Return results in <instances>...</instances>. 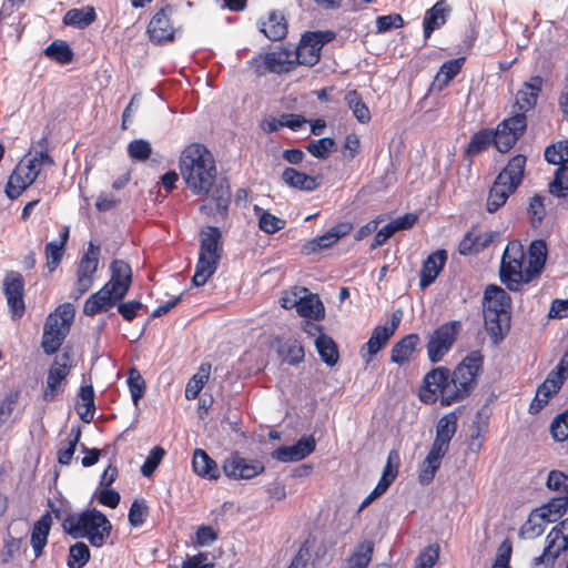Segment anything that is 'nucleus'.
<instances>
[{"label":"nucleus","mask_w":568,"mask_h":568,"mask_svg":"<svg viewBox=\"0 0 568 568\" xmlns=\"http://www.w3.org/2000/svg\"><path fill=\"white\" fill-rule=\"evenodd\" d=\"M95 11L93 8L71 9L63 17V23L77 28H85L95 20Z\"/></svg>","instance_id":"79ce46f5"},{"label":"nucleus","mask_w":568,"mask_h":568,"mask_svg":"<svg viewBox=\"0 0 568 568\" xmlns=\"http://www.w3.org/2000/svg\"><path fill=\"white\" fill-rule=\"evenodd\" d=\"M374 547V542L368 539L358 542L346 558L344 568H367L373 558Z\"/></svg>","instance_id":"72a5a7b5"},{"label":"nucleus","mask_w":568,"mask_h":568,"mask_svg":"<svg viewBox=\"0 0 568 568\" xmlns=\"http://www.w3.org/2000/svg\"><path fill=\"white\" fill-rule=\"evenodd\" d=\"M199 258L192 283L203 286L216 272L223 254L222 233L217 226L207 225L201 229Z\"/></svg>","instance_id":"0eeeda50"},{"label":"nucleus","mask_w":568,"mask_h":568,"mask_svg":"<svg viewBox=\"0 0 568 568\" xmlns=\"http://www.w3.org/2000/svg\"><path fill=\"white\" fill-rule=\"evenodd\" d=\"M462 329L459 321H449L438 326L430 334L426 348L428 359L436 364L440 362L454 346Z\"/></svg>","instance_id":"9d476101"},{"label":"nucleus","mask_w":568,"mask_h":568,"mask_svg":"<svg viewBox=\"0 0 568 568\" xmlns=\"http://www.w3.org/2000/svg\"><path fill=\"white\" fill-rule=\"evenodd\" d=\"M510 297L504 288L488 285L484 293L485 328L494 343L504 339L510 328Z\"/></svg>","instance_id":"423d86ee"},{"label":"nucleus","mask_w":568,"mask_h":568,"mask_svg":"<svg viewBox=\"0 0 568 568\" xmlns=\"http://www.w3.org/2000/svg\"><path fill=\"white\" fill-rule=\"evenodd\" d=\"M70 229L67 225L61 227L59 233V241H52L45 244L44 255L47 260V267L49 272H53L60 265L65 253V246L69 241Z\"/></svg>","instance_id":"c85d7f7f"},{"label":"nucleus","mask_w":568,"mask_h":568,"mask_svg":"<svg viewBox=\"0 0 568 568\" xmlns=\"http://www.w3.org/2000/svg\"><path fill=\"white\" fill-rule=\"evenodd\" d=\"M296 65L293 52L282 49L267 52L262 62L256 65L255 72L258 75H264L266 72L281 74L292 71Z\"/></svg>","instance_id":"412c9836"},{"label":"nucleus","mask_w":568,"mask_h":568,"mask_svg":"<svg viewBox=\"0 0 568 568\" xmlns=\"http://www.w3.org/2000/svg\"><path fill=\"white\" fill-rule=\"evenodd\" d=\"M211 374V364L202 363L197 372L189 379L185 386V397L187 399H195L204 385L207 383Z\"/></svg>","instance_id":"4c0bfd02"},{"label":"nucleus","mask_w":568,"mask_h":568,"mask_svg":"<svg viewBox=\"0 0 568 568\" xmlns=\"http://www.w3.org/2000/svg\"><path fill=\"white\" fill-rule=\"evenodd\" d=\"M44 53L48 58L60 64L70 63L73 60L74 55L70 45L62 40H55L52 43H50L45 48Z\"/></svg>","instance_id":"c03bdc74"},{"label":"nucleus","mask_w":568,"mask_h":568,"mask_svg":"<svg viewBox=\"0 0 568 568\" xmlns=\"http://www.w3.org/2000/svg\"><path fill=\"white\" fill-rule=\"evenodd\" d=\"M74 318L70 303L59 305L50 313L43 325L41 347L47 355L55 354L68 337Z\"/></svg>","instance_id":"1a4fd4ad"},{"label":"nucleus","mask_w":568,"mask_h":568,"mask_svg":"<svg viewBox=\"0 0 568 568\" xmlns=\"http://www.w3.org/2000/svg\"><path fill=\"white\" fill-rule=\"evenodd\" d=\"M3 293L11 314V318L20 320L26 311L24 280L21 273L10 271L3 280Z\"/></svg>","instance_id":"f3484780"},{"label":"nucleus","mask_w":568,"mask_h":568,"mask_svg":"<svg viewBox=\"0 0 568 568\" xmlns=\"http://www.w3.org/2000/svg\"><path fill=\"white\" fill-rule=\"evenodd\" d=\"M256 212H261L258 214V227L266 234H274L281 230H283L286 225V221L277 217L276 215L270 213L268 211H264L255 206Z\"/></svg>","instance_id":"49530a36"},{"label":"nucleus","mask_w":568,"mask_h":568,"mask_svg":"<svg viewBox=\"0 0 568 568\" xmlns=\"http://www.w3.org/2000/svg\"><path fill=\"white\" fill-rule=\"evenodd\" d=\"M439 557L438 546H428L415 560V568H433Z\"/></svg>","instance_id":"338daca9"},{"label":"nucleus","mask_w":568,"mask_h":568,"mask_svg":"<svg viewBox=\"0 0 568 568\" xmlns=\"http://www.w3.org/2000/svg\"><path fill=\"white\" fill-rule=\"evenodd\" d=\"M548 523H555L562 517L568 509V496L551 498L546 505L537 508Z\"/></svg>","instance_id":"a19ab883"},{"label":"nucleus","mask_w":568,"mask_h":568,"mask_svg":"<svg viewBox=\"0 0 568 568\" xmlns=\"http://www.w3.org/2000/svg\"><path fill=\"white\" fill-rule=\"evenodd\" d=\"M192 468L194 473L202 478L210 480L220 478V469L216 462L201 448H196L193 453Z\"/></svg>","instance_id":"c756f323"},{"label":"nucleus","mask_w":568,"mask_h":568,"mask_svg":"<svg viewBox=\"0 0 568 568\" xmlns=\"http://www.w3.org/2000/svg\"><path fill=\"white\" fill-rule=\"evenodd\" d=\"M568 549V517L554 526L546 537L542 552L534 558V568L551 567L556 559Z\"/></svg>","instance_id":"ddd939ff"},{"label":"nucleus","mask_w":568,"mask_h":568,"mask_svg":"<svg viewBox=\"0 0 568 568\" xmlns=\"http://www.w3.org/2000/svg\"><path fill=\"white\" fill-rule=\"evenodd\" d=\"M62 529L72 538H87L91 546L100 548L109 539L112 524L102 511L91 508L65 515Z\"/></svg>","instance_id":"39448f33"},{"label":"nucleus","mask_w":568,"mask_h":568,"mask_svg":"<svg viewBox=\"0 0 568 568\" xmlns=\"http://www.w3.org/2000/svg\"><path fill=\"white\" fill-rule=\"evenodd\" d=\"M336 143L332 138H322L318 140H312L307 145L306 150L317 159H327L331 152L335 149Z\"/></svg>","instance_id":"603ef678"},{"label":"nucleus","mask_w":568,"mask_h":568,"mask_svg":"<svg viewBox=\"0 0 568 568\" xmlns=\"http://www.w3.org/2000/svg\"><path fill=\"white\" fill-rule=\"evenodd\" d=\"M544 79L540 75H534L525 82L516 93L515 102L511 106L513 113L523 112L526 115L528 111L535 109L539 94L541 93Z\"/></svg>","instance_id":"4be33fe9"},{"label":"nucleus","mask_w":568,"mask_h":568,"mask_svg":"<svg viewBox=\"0 0 568 568\" xmlns=\"http://www.w3.org/2000/svg\"><path fill=\"white\" fill-rule=\"evenodd\" d=\"M547 245L544 240H534L528 251L518 240L509 241L501 255L500 282L511 292H520L525 284L538 277L545 267Z\"/></svg>","instance_id":"7ed1b4c3"},{"label":"nucleus","mask_w":568,"mask_h":568,"mask_svg":"<svg viewBox=\"0 0 568 568\" xmlns=\"http://www.w3.org/2000/svg\"><path fill=\"white\" fill-rule=\"evenodd\" d=\"M493 134H494V145L501 153L508 152L516 144V142L521 138L519 135H516L515 133L506 132L499 125H497V128L495 130H493Z\"/></svg>","instance_id":"5fc2aeb1"},{"label":"nucleus","mask_w":568,"mask_h":568,"mask_svg":"<svg viewBox=\"0 0 568 568\" xmlns=\"http://www.w3.org/2000/svg\"><path fill=\"white\" fill-rule=\"evenodd\" d=\"M40 163L36 159L23 158L10 174L4 192L11 199H18L39 176Z\"/></svg>","instance_id":"4468645a"},{"label":"nucleus","mask_w":568,"mask_h":568,"mask_svg":"<svg viewBox=\"0 0 568 568\" xmlns=\"http://www.w3.org/2000/svg\"><path fill=\"white\" fill-rule=\"evenodd\" d=\"M284 359L291 365H296L304 359V348L297 341H290L282 347Z\"/></svg>","instance_id":"0e129e2a"},{"label":"nucleus","mask_w":568,"mask_h":568,"mask_svg":"<svg viewBox=\"0 0 568 568\" xmlns=\"http://www.w3.org/2000/svg\"><path fill=\"white\" fill-rule=\"evenodd\" d=\"M132 285V268L123 260L110 264V280L84 302L83 313L88 316L108 312L123 301Z\"/></svg>","instance_id":"20e7f679"},{"label":"nucleus","mask_w":568,"mask_h":568,"mask_svg":"<svg viewBox=\"0 0 568 568\" xmlns=\"http://www.w3.org/2000/svg\"><path fill=\"white\" fill-rule=\"evenodd\" d=\"M449 9L445 0L437 1L430 9L425 12L423 20L424 37L430 38L432 33L446 22V16Z\"/></svg>","instance_id":"2f4dec72"},{"label":"nucleus","mask_w":568,"mask_h":568,"mask_svg":"<svg viewBox=\"0 0 568 568\" xmlns=\"http://www.w3.org/2000/svg\"><path fill=\"white\" fill-rule=\"evenodd\" d=\"M315 346L321 359L328 366H334L339 358L338 348L333 338L326 334H320L315 339Z\"/></svg>","instance_id":"58836bf2"},{"label":"nucleus","mask_w":568,"mask_h":568,"mask_svg":"<svg viewBox=\"0 0 568 568\" xmlns=\"http://www.w3.org/2000/svg\"><path fill=\"white\" fill-rule=\"evenodd\" d=\"M558 392H551V387L542 383L538 386L536 395L530 403L529 412L536 414L540 412L549 402V399Z\"/></svg>","instance_id":"680f3d73"},{"label":"nucleus","mask_w":568,"mask_h":568,"mask_svg":"<svg viewBox=\"0 0 568 568\" xmlns=\"http://www.w3.org/2000/svg\"><path fill=\"white\" fill-rule=\"evenodd\" d=\"M458 414L456 410L443 415L436 424V434L430 447L447 453L457 432Z\"/></svg>","instance_id":"b1692460"},{"label":"nucleus","mask_w":568,"mask_h":568,"mask_svg":"<svg viewBox=\"0 0 568 568\" xmlns=\"http://www.w3.org/2000/svg\"><path fill=\"white\" fill-rule=\"evenodd\" d=\"M558 392H551V387L542 383L538 386L536 395L530 403L529 412L536 414L540 412L549 402V399Z\"/></svg>","instance_id":"052dcab7"},{"label":"nucleus","mask_w":568,"mask_h":568,"mask_svg":"<svg viewBox=\"0 0 568 568\" xmlns=\"http://www.w3.org/2000/svg\"><path fill=\"white\" fill-rule=\"evenodd\" d=\"M498 125L506 132L523 136L527 129V115L523 114V112L513 113L510 116L504 119Z\"/></svg>","instance_id":"864d4df0"},{"label":"nucleus","mask_w":568,"mask_h":568,"mask_svg":"<svg viewBox=\"0 0 568 568\" xmlns=\"http://www.w3.org/2000/svg\"><path fill=\"white\" fill-rule=\"evenodd\" d=\"M151 153L150 142L143 139L133 140L128 145V154L132 160L145 161L150 158Z\"/></svg>","instance_id":"bf43d9fd"},{"label":"nucleus","mask_w":568,"mask_h":568,"mask_svg":"<svg viewBox=\"0 0 568 568\" xmlns=\"http://www.w3.org/2000/svg\"><path fill=\"white\" fill-rule=\"evenodd\" d=\"M446 261L447 253L445 250H438L428 255L420 270L419 286L422 288H425L435 282L444 268Z\"/></svg>","instance_id":"a878e982"},{"label":"nucleus","mask_w":568,"mask_h":568,"mask_svg":"<svg viewBox=\"0 0 568 568\" xmlns=\"http://www.w3.org/2000/svg\"><path fill=\"white\" fill-rule=\"evenodd\" d=\"M180 172L187 189L195 195H206L200 211L206 215L225 216L231 202L227 180L217 176L215 160L201 143L187 145L180 156Z\"/></svg>","instance_id":"f03ea898"},{"label":"nucleus","mask_w":568,"mask_h":568,"mask_svg":"<svg viewBox=\"0 0 568 568\" xmlns=\"http://www.w3.org/2000/svg\"><path fill=\"white\" fill-rule=\"evenodd\" d=\"M172 11V6L165 4L151 18L146 32L152 43L161 45L174 40L176 29L170 19Z\"/></svg>","instance_id":"6ab92c4d"},{"label":"nucleus","mask_w":568,"mask_h":568,"mask_svg":"<svg viewBox=\"0 0 568 568\" xmlns=\"http://www.w3.org/2000/svg\"><path fill=\"white\" fill-rule=\"evenodd\" d=\"M549 191L558 197L568 196V164L561 163L557 168L554 181L549 184Z\"/></svg>","instance_id":"09e8293b"},{"label":"nucleus","mask_w":568,"mask_h":568,"mask_svg":"<svg viewBox=\"0 0 568 568\" xmlns=\"http://www.w3.org/2000/svg\"><path fill=\"white\" fill-rule=\"evenodd\" d=\"M353 230L351 222H339L332 226L324 234L305 242L301 247V253L311 255L325 248L332 247L339 239L348 235Z\"/></svg>","instance_id":"aec40b11"},{"label":"nucleus","mask_w":568,"mask_h":568,"mask_svg":"<svg viewBox=\"0 0 568 568\" xmlns=\"http://www.w3.org/2000/svg\"><path fill=\"white\" fill-rule=\"evenodd\" d=\"M420 337L417 333H410L397 341L390 349V362L399 366L408 364L418 352Z\"/></svg>","instance_id":"393cba45"},{"label":"nucleus","mask_w":568,"mask_h":568,"mask_svg":"<svg viewBox=\"0 0 568 568\" xmlns=\"http://www.w3.org/2000/svg\"><path fill=\"white\" fill-rule=\"evenodd\" d=\"M126 382L132 397V402L134 406L138 407L140 399L144 396L145 393V381L142 377L139 369L132 367L129 369Z\"/></svg>","instance_id":"de8ad7c7"},{"label":"nucleus","mask_w":568,"mask_h":568,"mask_svg":"<svg viewBox=\"0 0 568 568\" xmlns=\"http://www.w3.org/2000/svg\"><path fill=\"white\" fill-rule=\"evenodd\" d=\"M90 549L83 541H77L69 548L67 565L69 568H83L90 560Z\"/></svg>","instance_id":"a18cd8bd"},{"label":"nucleus","mask_w":568,"mask_h":568,"mask_svg":"<svg viewBox=\"0 0 568 568\" xmlns=\"http://www.w3.org/2000/svg\"><path fill=\"white\" fill-rule=\"evenodd\" d=\"M79 396L83 402V406L85 407L84 412H79L80 418L84 423H90V422H92V419L94 417V413H95L93 386L92 385L81 386Z\"/></svg>","instance_id":"3c124183"},{"label":"nucleus","mask_w":568,"mask_h":568,"mask_svg":"<svg viewBox=\"0 0 568 568\" xmlns=\"http://www.w3.org/2000/svg\"><path fill=\"white\" fill-rule=\"evenodd\" d=\"M222 468L225 476L234 480L252 479L265 469L261 460L245 458L239 452H233L225 458Z\"/></svg>","instance_id":"a211bd4d"},{"label":"nucleus","mask_w":568,"mask_h":568,"mask_svg":"<svg viewBox=\"0 0 568 568\" xmlns=\"http://www.w3.org/2000/svg\"><path fill=\"white\" fill-rule=\"evenodd\" d=\"M296 312L300 316L314 321H320L325 315L322 301L313 293H304L302 295Z\"/></svg>","instance_id":"f704fd0d"},{"label":"nucleus","mask_w":568,"mask_h":568,"mask_svg":"<svg viewBox=\"0 0 568 568\" xmlns=\"http://www.w3.org/2000/svg\"><path fill=\"white\" fill-rule=\"evenodd\" d=\"M464 62L465 58H457L444 62L436 75V80L439 81L443 75L444 79L442 85H448V83L460 72Z\"/></svg>","instance_id":"6e6d98bb"},{"label":"nucleus","mask_w":568,"mask_h":568,"mask_svg":"<svg viewBox=\"0 0 568 568\" xmlns=\"http://www.w3.org/2000/svg\"><path fill=\"white\" fill-rule=\"evenodd\" d=\"M281 178L285 184L300 191L311 192L321 184L316 176L300 172L294 168H285Z\"/></svg>","instance_id":"7c9ffc66"},{"label":"nucleus","mask_w":568,"mask_h":568,"mask_svg":"<svg viewBox=\"0 0 568 568\" xmlns=\"http://www.w3.org/2000/svg\"><path fill=\"white\" fill-rule=\"evenodd\" d=\"M447 453L430 447L428 454L423 460L418 474V480L422 485H429L442 465V460Z\"/></svg>","instance_id":"473e14b6"},{"label":"nucleus","mask_w":568,"mask_h":568,"mask_svg":"<svg viewBox=\"0 0 568 568\" xmlns=\"http://www.w3.org/2000/svg\"><path fill=\"white\" fill-rule=\"evenodd\" d=\"M149 516V506L144 498H135L129 509L128 519L132 527H141Z\"/></svg>","instance_id":"8fccbe9b"},{"label":"nucleus","mask_w":568,"mask_h":568,"mask_svg":"<svg viewBox=\"0 0 568 568\" xmlns=\"http://www.w3.org/2000/svg\"><path fill=\"white\" fill-rule=\"evenodd\" d=\"M484 362L480 351H471L453 369L447 366L433 367L422 379L418 399L425 405L439 403L443 407L467 399L478 386Z\"/></svg>","instance_id":"f257e3e1"},{"label":"nucleus","mask_w":568,"mask_h":568,"mask_svg":"<svg viewBox=\"0 0 568 568\" xmlns=\"http://www.w3.org/2000/svg\"><path fill=\"white\" fill-rule=\"evenodd\" d=\"M550 433L557 442H564L568 438V410L554 418L550 424Z\"/></svg>","instance_id":"e2e57ef3"},{"label":"nucleus","mask_w":568,"mask_h":568,"mask_svg":"<svg viewBox=\"0 0 568 568\" xmlns=\"http://www.w3.org/2000/svg\"><path fill=\"white\" fill-rule=\"evenodd\" d=\"M262 32L272 41L282 40L287 33V23L283 13L272 12L262 24Z\"/></svg>","instance_id":"c9c22d12"},{"label":"nucleus","mask_w":568,"mask_h":568,"mask_svg":"<svg viewBox=\"0 0 568 568\" xmlns=\"http://www.w3.org/2000/svg\"><path fill=\"white\" fill-rule=\"evenodd\" d=\"M333 31L306 32L302 36L300 43L293 52L296 64L313 67L321 59L324 44L334 40Z\"/></svg>","instance_id":"9b49d317"},{"label":"nucleus","mask_w":568,"mask_h":568,"mask_svg":"<svg viewBox=\"0 0 568 568\" xmlns=\"http://www.w3.org/2000/svg\"><path fill=\"white\" fill-rule=\"evenodd\" d=\"M344 100L359 123L367 124L371 121V111L357 90L347 91Z\"/></svg>","instance_id":"e433bc0d"},{"label":"nucleus","mask_w":568,"mask_h":568,"mask_svg":"<svg viewBox=\"0 0 568 568\" xmlns=\"http://www.w3.org/2000/svg\"><path fill=\"white\" fill-rule=\"evenodd\" d=\"M546 486L560 496H568V475L561 470H550L547 477Z\"/></svg>","instance_id":"4d7b16f0"},{"label":"nucleus","mask_w":568,"mask_h":568,"mask_svg":"<svg viewBox=\"0 0 568 568\" xmlns=\"http://www.w3.org/2000/svg\"><path fill=\"white\" fill-rule=\"evenodd\" d=\"M526 162L525 155L516 154L509 159L506 166L496 176L486 201V210L489 213H495L504 206L509 196L519 187L524 179Z\"/></svg>","instance_id":"6e6552de"},{"label":"nucleus","mask_w":568,"mask_h":568,"mask_svg":"<svg viewBox=\"0 0 568 568\" xmlns=\"http://www.w3.org/2000/svg\"><path fill=\"white\" fill-rule=\"evenodd\" d=\"M513 554V544L509 538L501 541L497 549L493 568H510L509 562Z\"/></svg>","instance_id":"774afa93"},{"label":"nucleus","mask_w":568,"mask_h":568,"mask_svg":"<svg viewBox=\"0 0 568 568\" xmlns=\"http://www.w3.org/2000/svg\"><path fill=\"white\" fill-rule=\"evenodd\" d=\"M52 526V516L45 511L34 524L31 530V546L34 557L39 558L43 554V549L48 544V537Z\"/></svg>","instance_id":"cd10ccee"},{"label":"nucleus","mask_w":568,"mask_h":568,"mask_svg":"<svg viewBox=\"0 0 568 568\" xmlns=\"http://www.w3.org/2000/svg\"><path fill=\"white\" fill-rule=\"evenodd\" d=\"M316 447L313 436L302 437L292 446H280L273 450L272 457L276 460L288 463L298 462L311 455Z\"/></svg>","instance_id":"5701e85b"},{"label":"nucleus","mask_w":568,"mask_h":568,"mask_svg":"<svg viewBox=\"0 0 568 568\" xmlns=\"http://www.w3.org/2000/svg\"><path fill=\"white\" fill-rule=\"evenodd\" d=\"M494 241L490 232L468 231L458 244V253L464 256L476 255L484 251Z\"/></svg>","instance_id":"bb28decb"},{"label":"nucleus","mask_w":568,"mask_h":568,"mask_svg":"<svg viewBox=\"0 0 568 568\" xmlns=\"http://www.w3.org/2000/svg\"><path fill=\"white\" fill-rule=\"evenodd\" d=\"M100 246L89 243L87 252L81 257L77 268V283L74 300L87 293L93 284L94 274L98 271Z\"/></svg>","instance_id":"dca6fc26"},{"label":"nucleus","mask_w":568,"mask_h":568,"mask_svg":"<svg viewBox=\"0 0 568 568\" xmlns=\"http://www.w3.org/2000/svg\"><path fill=\"white\" fill-rule=\"evenodd\" d=\"M403 318V311L396 310L392 313L390 318L384 325H377L368 341L362 345L359 354L366 364H369L389 342L395 334Z\"/></svg>","instance_id":"f8f14e48"},{"label":"nucleus","mask_w":568,"mask_h":568,"mask_svg":"<svg viewBox=\"0 0 568 568\" xmlns=\"http://www.w3.org/2000/svg\"><path fill=\"white\" fill-rule=\"evenodd\" d=\"M544 516L545 515H541L537 508L534 509L520 527L519 535L528 539H534L542 535L545 525L548 523Z\"/></svg>","instance_id":"ea45409f"},{"label":"nucleus","mask_w":568,"mask_h":568,"mask_svg":"<svg viewBox=\"0 0 568 568\" xmlns=\"http://www.w3.org/2000/svg\"><path fill=\"white\" fill-rule=\"evenodd\" d=\"M165 456V449L161 446H154L146 459L144 460L143 465L141 466V473L145 477H150L153 475L155 469L161 464L163 457Z\"/></svg>","instance_id":"13d9d810"},{"label":"nucleus","mask_w":568,"mask_h":568,"mask_svg":"<svg viewBox=\"0 0 568 568\" xmlns=\"http://www.w3.org/2000/svg\"><path fill=\"white\" fill-rule=\"evenodd\" d=\"M528 213L534 226H537L542 222L546 215V207L542 196L536 194L530 199Z\"/></svg>","instance_id":"69168bd1"},{"label":"nucleus","mask_w":568,"mask_h":568,"mask_svg":"<svg viewBox=\"0 0 568 568\" xmlns=\"http://www.w3.org/2000/svg\"><path fill=\"white\" fill-rule=\"evenodd\" d=\"M72 368V357L70 349H64L57 356L49 367L45 387L43 389V400L50 403L57 398L62 390V384L69 376Z\"/></svg>","instance_id":"2eb2a0df"},{"label":"nucleus","mask_w":568,"mask_h":568,"mask_svg":"<svg viewBox=\"0 0 568 568\" xmlns=\"http://www.w3.org/2000/svg\"><path fill=\"white\" fill-rule=\"evenodd\" d=\"M491 143H494L493 130L481 129L471 135L466 153L469 156L477 155L487 150Z\"/></svg>","instance_id":"37998d69"}]
</instances>
